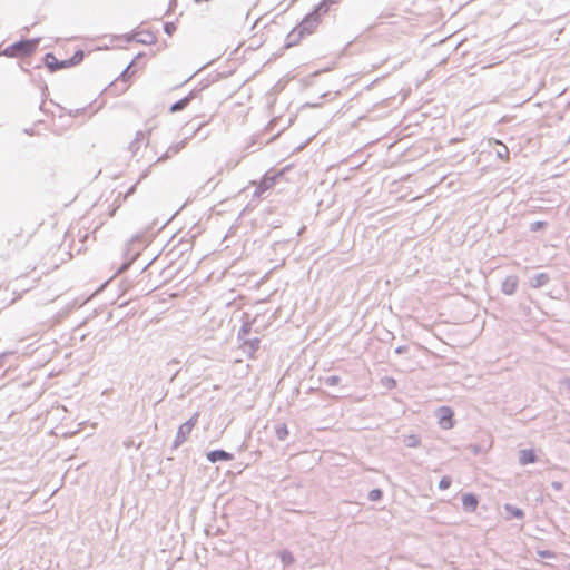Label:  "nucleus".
Masks as SVG:
<instances>
[{"mask_svg": "<svg viewBox=\"0 0 570 570\" xmlns=\"http://www.w3.org/2000/svg\"><path fill=\"white\" fill-rule=\"evenodd\" d=\"M39 39H27L14 42L0 51V55L10 58H23L31 56L38 48Z\"/></svg>", "mask_w": 570, "mask_h": 570, "instance_id": "nucleus-1", "label": "nucleus"}, {"mask_svg": "<svg viewBox=\"0 0 570 570\" xmlns=\"http://www.w3.org/2000/svg\"><path fill=\"white\" fill-rule=\"evenodd\" d=\"M83 59V51L81 49H77L73 56L69 59L65 58L59 60L53 53H47L45 56V63L51 72H55L60 69L70 68L80 63Z\"/></svg>", "mask_w": 570, "mask_h": 570, "instance_id": "nucleus-2", "label": "nucleus"}, {"mask_svg": "<svg viewBox=\"0 0 570 570\" xmlns=\"http://www.w3.org/2000/svg\"><path fill=\"white\" fill-rule=\"evenodd\" d=\"M198 414H194L188 421L183 423L177 431L175 445H180L184 443L190 435L191 431L194 430L195 425L197 424Z\"/></svg>", "mask_w": 570, "mask_h": 570, "instance_id": "nucleus-3", "label": "nucleus"}, {"mask_svg": "<svg viewBox=\"0 0 570 570\" xmlns=\"http://www.w3.org/2000/svg\"><path fill=\"white\" fill-rule=\"evenodd\" d=\"M518 284L519 278L515 275H509L502 282L501 289L505 295H512L515 293Z\"/></svg>", "mask_w": 570, "mask_h": 570, "instance_id": "nucleus-4", "label": "nucleus"}, {"mask_svg": "<svg viewBox=\"0 0 570 570\" xmlns=\"http://www.w3.org/2000/svg\"><path fill=\"white\" fill-rule=\"evenodd\" d=\"M439 424L443 429H450L453 425V412L449 407H441L439 410Z\"/></svg>", "mask_w": 570, "mask_h": 570, "instance_id": "nucleus-5", "label": "nucleus"}, {"mask_svg": "<svg viewBox=\"0 0 570 570\" xmlns=\"http://www.w3.org/2000/svg\"><path fill=\"white\" fill-rule=\"evenodd\" d=\"M537 454L532 449H522L519 451V463L527 465L537 462Z\"/></svg>", "mask_w": 570, "mask_h": 570, "instance_id": "nucleus-6", "label": "nucleus"}, {"mask_svg": "<svg viewBox=\"0 0 570 570\" xmlns=\"http://www.w3.org/2000/svg\"><path fill=\"white\" fill-rule=\"evenodd\" d=\"M207 459L214 463L217 461H230L233 455L224 450H215L207 453Z\"/></svg>", "mask_w": 570, "mask_h": 570, "instance_id": "nucleus-7", "label": "nucleus"}, {"mask_svg": "<svg viewBox=\"0 0 570 570\" xmlns=\"http://www.w3.org/2000/svg\"><path fill=\"white\" fill-rule=\"evenodd\" d=\"M549 281H550V277L547 273H538L530 278V285L533 288H540V287L547 285Z\"/></svg>", "mask_w": 570, "mask_h": 570, "instance_id": "nucleus-8", "label": "nucleus"}, {"mask_svg": "<svg viewBox=\"0 0 570 570\" xmlns=\"http://www.w3.org/2000/svg\"><path fill=\"white\" fill-rule=\"evenodd\" d=\"M504 510L509 514V518L523 519L524 511L518 507H514L510 503L504 504Z\"/></svg>", "mask_w": 570, "mask_h": 570, "instance_id": "nucleus-9", "label": "nucleus"}, {"mask_svg": "<svg viewBox=\"0 0 570 570\" xmlns=\"http://www.w3.org/2000/svg\"><path fill=\"white\" fill-rule=\"evenodd\" d=\"M478 497L473 493H465V511H474L478 507Z\"/></svg>", "mask_w": 570, "mask_h": 570, "instance_id": "nucleus-10", "label": "nucleus"}, {"mask_svg": "<svg viewBox=\"0 0 570 570\" xmlns=\"http://www.w3.org/2000/svg\"><path fill=\"white\" fill-rule=\"evenodd\" d=\"M189 101H190L189 97L183 98L181 100L177 101L176 104H174L170 107V111L176 112V111L183 110L189 104Z\"/></svg>", "mask_w": 570, "mask_h": 570, "instance_id": "nucleus-11", "label": "nucleus"}, {"mask_svg": "<svg viewBox=\"0 0 570 570\" xmlns=\"http://www.w3.org/2000/svg\"><path fill=\"white\" fill-rule=\"evenodd\" d=\"M404 442L409 448H416L420 445V438L415 434H411L404 439Z\"/></svg>", "mask_w": 570, "mask_h": 570, "instance_id": "nucleus-12", "label": "nucleus"}, {"mask_svg": "<svg viewBox=\"0 0 570 570\" xmlns=\"http://www.w3.org/2000/svg\"><path fill=\"white\" fill-rule=\"evenodd\" d=\"M469 449L471 450V452L474 455L482 454L487 451V448L484 445H480V444H471V445H469Z\"/></svg>", "mask_w": 570, "mask_h": 570, "instance_id": "nucleus-13", "label": "nucleus"}, {"mask_svg": "<svg viewBox=\"0 0 570 570\" xmlns=\"http://www.w3.org/2000/svg\"><path fill=\"white\" fill-rule=\"evenodd\" d=\"M164 30L168 36H173L177 30V26L175 22H166L164 26Z\"/></svg>", "mask_w": 570, "mask_h": 570, "instance_id": "nucleus-14", "label": "nucleus"}, {"mask_svg": "<svg viewBox=\"0 0 570 570\" xmlns=\"http://www.w3.org/2000/svg\"><path fill=\"white\" fill-rule=\"evenodd\" d=\"M546 225H547L546 222H541V220L534 222L531 224L530 230L538 232V230L542 229Z\"/></svg>", "mask_w": 570, "mask_h": 570, "instance_id": "nucleus-15", "label": "nucleus"}, {"mask_svg": "<svg viewBox=\"0 0 570 570\" xmlns=\"http://www.w3.org/2000/svg\"><path fill=\"white\" fill-rule=\"evenodd\" d=\"M382 497V492L381 490L379 489H375V490H372L368 494V498L372 500V501H377L380 500Z\"/></svg>", "mask_w": 570, "mask_h": 570, "instance_id": "nucleus-16", "label": "nucleus"}, {"mask_svg": "<svg viewBox=\"0 0 570 570\" xmlns=\"http://www.w3.org/2000/svg\"><path fill=\"white\" fill-rule=\"evenodd\" d=\"M450 485H451V479L449 476L442 478V480L440 481V484H439V487L443 490L448 489Z\"/></svg>", "mask_w": 570, "mask_h": 570, "instance_id": "nucleus-17", "label": "nucleus"}, {"mask_svg": "<svg viewBox=\"0 0 570 570\" xmlns=\"http://www.w3.org/2000/svg\"><path fill=\"white\" fill-rule=\"evenodd\" d=\"M273 184H274V178L265 177V178L262 180V183H261V187L269 188Z\"/></svg>", "mask_w": 570, "mask_h": 570, "instance_id": "nucleus-18", "label": "nucleus"}, {"mask_svg": "<svg viewBox=\"0 0 570 570\" xmlns=\"http://www.w3.org/2000/svg\"><path fill=\"white\" fill-rule=\"evenodd\" d=\"M551 487H552L556 491H560V490H562V487H563V485H562V483H561V482H559V481H553V482L551 483Z\"/></svg>", "mask_w": 570, "mask_h": 570, "instance_id": "nucleus-19", "label": "nucleus"}, {"mask_svg": "<svg viewBox=\"0 0 570 570\" xmlns=\"http://www.w3.org/2000/svg\"><path fill=\"white\" fill-rule=\"evenodd\" d=\"M539 554H540L541 557H543V558L551 557V552H550V551H548V550H546V551H541V552H539Z\"/></svg>", "mask_w": 570, "mask_h": 570, "instance_id": "nucleus-20", "label": "nucleus"}, {"mask_svg": "<svg viewBox=\"0 0 570 570\" xmlns=\"http://www.w3.org/2000/svg\"><path fill=\"white\" fill-rule=\"evenodd\" d=\"M140 41L142 42H148L147 39H140ZM155 41V37L154 36H150V39H149V42H154Z\"/></svg>", "mask_w": 570, "mask_h": 570, "instance_id": "nucleus-21", "label": "nucleus"}, {"mask_svg": "<svg viewBox=\"0 0 570 570\" xmlns=\"http://www.w3.org/2000/svg\"><path fill=\"white\" fill-rule=\"evenodd\" d=\"M566 382H567V385L570 387V377H569V379H567V381H566Z\"/></svg>", "mask_w": 570, "mask_h": 570, "instance_id": "nucleus-22", "label": "nucleus"}, {"mask_svg": "<svg viewBox=\"0 0 570 570\" xmlns=\"http://www.w3.org/2000/svg\"><path fill=\"white\" fill-rule=\"evenodd\" d=\"M567 142H570V135H569V138H568Z\"/></svg>", "mask_w": 570, "mask_h": 570, "instance_id": "nucleus-23", "label": "nucleus"}]
</instances>
